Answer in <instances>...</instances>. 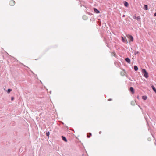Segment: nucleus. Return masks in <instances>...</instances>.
I'll return each mask as SVG.
<instances>
[{"instance_id": "obj_25", "label": "nucleus", "mask_w": 156, "mask_h": 156, "mask_svg": "<svg viewBox=\"0 0 156 156\" xmlns=\"http://www.w3.org/2000/svg\"><path fill=\"white\" fill-rule=\"evenodd\" d=\"M101 133V132H99V133Z\"/></svg>"}, {"instance_id": "obj_7", "label": "nucleus", "mask_w": 156, "mask_h": 156, "mask_svg": "<svg viewBox=\"0 0 156 156\" xmlns=\"http://www.w3.org/2000/svg\"><path fill=\"white\" fill-rule=\"evenodd\" d=\"M62 140H64L66 142H67V140L65 136H62Z\"/></svg>"}, {"instance_id": "obj_2", "label": "nucleus", "mask_w": 156, "mask_h": 156, "mask_svg": "<svg viewBox=\"0 0 156 156\" xmlns=\"http://www.w3.org/2000/svg\"><path fill=\"white\" fill-rule=\"evenodd\" d=\"M127 37L130 39V40L131 41H133V37L129 35H128L127 36Z\"/></svg>"}, {"instance_id": "obj_4", "label": "nucleus", "mask_w": 156, "mask_h": 156, "mask_svg": "<svg viewBox=\"0 0 156 156\" xmlns=\"http://www.w3.org/2000/svg\"><path fill=\"white\" fill-rule=\"evenodd\" d=\"M133 18L134 19L137 20L138 21L140 19V16L136 17L135 16H134Z\"/></svg>"}, {"instance_id": "obj_15", "label": "nucleus", "mask_w": 156, "mask_h": 156, "mask_svg": "<svg viewBox=\"0 0 156 156\" xmlns=\"http://www.w3.org/2000/svg\"><path fill=\"white\" fill-rule=\"evenodd\" d=\"M122 40L123 42H125L126 41L125 39L122 37Z\"/></svg>"}, {"instance_id": "obj_22", "label": "nucleus", "mask_w": 156, "mask_h": 156, "mask_svg": "<svg viewBox=\"0 0 156 156\" xmlns=\"http://www.w3.org/2000/svg\"><path fill=\"white\" fill-rule=\"evenodd\" d=\"M87 137H88V138H89L90 137V136H89L87 135Z\"/></svg>"}, {"instance_id": "obj_10", "label": "nucleus", "mask_w": 156, "mask_h": 156, "mask_svg": "<svg viewBox=\"0 0 156 156\" xmlns=\"http://www.w3.org/2000/svg\"><path fill=\"white\" fill-rule=\"evenodd\" d=\"M151 87L153 90L156 93V89L155 88V87H154V86L152 85L151 86Z\"/></svg>"}, {"instance_id": "obj_24", "label": "nucleus", "mask_w": 156, "mask_h": 156, "mask_svg": "<svg viewBox=\"0 0 156 156\" xmlns=\"http://www.w3.org/2000/svg\"><path fill=\"white\" fill-rule=\"evenodd\" d=\"M125 15H123V17H125Z\"/></svg>"}, {"instance_id": "obj_17", "label": "nucleus", "mask_w": 156, "mask_h": 156, "mask_svg": "<svg viewBox=\"0 0 156 156\" xmlns=\"http://www.w3.org/2000/svg\"><path fill=\"white\" fill-rule=\"evenodd\" d=\"M138 53H139V52L138 51H135V52L134 53V54L135 55H136V54H137Z\"/></svg>"}, {"instance_id": "obj_11", "label": "nucleus", "mask_w": 156, "mask_h": 156, "mask_svg": "<svg viewBox=\"0 0 156 156\" xmlns=\"http://www.w3.org/2000/svg\"><path fill=\"white\" fill-rule=\"evenodd\" d=\"M134 68L135 71H136L138 70V68L136 66H134Z\"/></svg>"}, {"instance_id": "obj_9", "label": "nucleus", "mask_w": 156, "mask_h": 156, "mask_svg": "<svg viewBox=\"0 0 156 156\" xmlns=\"http://www.w3.org/2000/svg\"><path fill=\"white\" fill-rule=\"evenodd\" d=\"M144 9L145 10H147L148 9V6L147 5H144Z\"/></svg>"}, {"instance_id": "obj_13", "label": "nucleus", "mask_w": 156, "mask_h": 156, "mask_svg": "<svg viewBox=\"0 0 156 156\" xmlns=\"http://www.w3.org/2000/svg\"><path fill=\"white\" fill-rule=\"evenodd\" d=\"M142 98L144 100H146L147 99V97L146 96H143L142 97Z\"/></svg>"}, {"instance_id": "obj_12", "label": "nucleus", "mask_w": 156, "mask_h": 156, "mask_svg": "<svg viewBox=\"0 0 156 156\" xmlns=\"http://www.w3.org/2000/svg\"><path fill=\"white\" fill-rule=\"evenodd\" d=\"M124 5L126 7H127L128 5V3L126 2H125L124 3Z\"/></svg>"}, {"instance_id": "obj_6", "label": "nucleus", "mask_w": 156, "mask_h": 156, "mask_svg": "<svg viewBox=\"0 0 156 156\" xmlns=\"http://www.w3.org/2000/svg\"><path fill=\"white\" fill-rule=\"evenodd\" d=\"M94 10L96 13H100V11L96 8H94Z\"/></svg>"}, {"instance_id": "obj_18", "label": "nucleus", "mask_w": 156, "mask_h": 156, "mask_svg": "<svg viewBox=\"0 0 156 156\" xmlns=\"http://www.w3.org/2000/svg\"><path fill=\"white\" fill-rule=\"evenodd\" d=\"M14 99V98L13 97H12L11 98V100L12 101H13Z\"/></svg>"}, {"instance_id": "obj_3", "label": "nucleus", "mask_w": 156, "mask_h": 156, "mask_svg": "<svg viewBox=\"0 0 156 156\" xmlns=\"http://www.w3.org/2000/svg\"><path fill=\"white\" fill-rule=\"evenodd\" d=\"M9 4L11 6H13L15 4V2L13 0H11Z\"/></svg>"}, {"instance_id": "obj_16", "label": "nucleus", "mask_w": 156, "mask_h": 156, "mask_svg": "<svg viewBox=\"0 0 156 156\" xmlns=\"http://www.w3.org/2000/svg\"><path fill=\"white\" fill-rule=\"evenodd\" d=\"M12 89H8V90H7V92L9 93H10L11 91H12Z\"/></svg>"}, {"instance_id": "obj_14", "label": "nucleus", "mask_w": 156, "mask_h": 156, "mask_svg": "<svg viewBox=\"0 0 156 156\" xmlns=\"http://www.w3.org/2000/svg\"><path fill=\"white\" fill-rule=\"evenodd\" d=\"M46 135L47 136H48V138L49 136V134H50L49 132H46Z\"/></svg>"}, {"instance_id": "obj_1", "label": "nucleus", "mask_w": 156, "mask_h": 156, "mask_svg": "<svg viewBox=\"0 0 156 156\" xmlns=\"http://www.w3.org/2000/svg\"><path fill=\"white\" fill-rule=\"evenodd\" d=\"M142 73L144 74V76L146 78H147L148 77V73L147 72L146 69H142Z\"/></svg>"}, {"instance_id": "obj_5", "label": "nucleus", "mask_w": 156, "mask_h": 156, "mask_svg": "<svg viewBox=\"0 0 156 156\" xmlns=\"http://www.w3.org/2000/svg\"><path fill=\"white\" fill-rule=\"evenodd\" d=\"M125 60L128 63H130V60L129 58H125Z\"/></svg>"}, {"instance_id": "obj_8", "label": "nucleus", "mask_w": 156, "mask_h": 156, "mask_svg": "<svg viewBox=\"0 0 156 156\" xmlns=\"http://www.w3.org/2000/svg\"><path fill=\"white\" fill-rule=\"evenodd\" d=\"M130 90L133 93H134V90L133 87H130Z\"/></svg>"}, {"instance_id": "obj_20", "label": "nucleus", "mask_w": 156, "mask_h": 156, "mask_svg": "<svg viewBox=\"0 0 156 156\" xmlns=\"http://www.w3.org/2000/svg\"><path fill=\"white\" fill-rule=\"evenodd\" d=\"M112 100L111 99H109L108 100V101H110Z\"/></svg>"}, {"instance_id": "obj_21", "label": "nucleus", "mask_w": 156, "mask_h": 156, "mask_svg": "<svg viewBox=\"0 0 156 156\" xmlns=\"http://www.w3.org/2000/svg\"><path fill=\"white\" fill-rule=\"evenodd\" d=\"M85 17V18H86V16H83V18H84V17Z\"/></svg>"}, {"instance_id": "obj_26", "label": "nucleus", "mask_w": 156, "mask_h": 156, "mask_svg": "<svg viewBox=\"0 0 156 156\" xmlns=\"http://www.w3.org/2000/svg\"><path fill=\"white\" fill-rule=\"evenodd\" d=\"M139 97L138 96V97H137V98H139V97Z\"/></svg>"}, {"instance_id": "obj_23", "label": "nucleus", "mask_w": 156, "mask_h": 156, "mask_svg": "<svg viewBox=\"0 0 156 156\" xmlns=\"http://www.w3.org/2000/svg\"><path fill=\"white\" fill-rule=\"evenodd\" d=\"M89 134H90V136L91 135V133H90Z\"/></svg>"}, {"instance_id": "obj_19", "label": "nucleus", "mask_w": 156, "mask_h": 156, "mask_svg": "<svg viewBox=\"0 0 156 156\" xmlns=\"http://www.w3.org/2000/svg\"><path fill=\"white\" fill-rule=\"evenodd\" d=\"M154 16H156V12L154 14Z\"/></svg>"}]
</instances>
